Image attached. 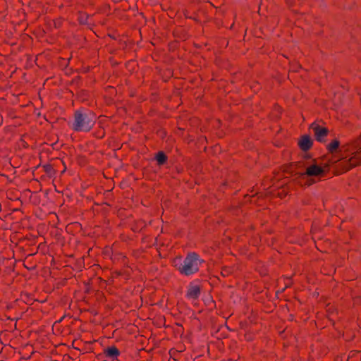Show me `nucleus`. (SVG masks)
<instances>
[{
	"label": "nucleus",
	"instance_id": "f257e3e1",
	"mask_svg": "<svg viewBox=\"0 0 361 361\" xmlns=\"http://www.w3.org/2000/svg\"><path fill=\"white\" fill-rule=\"evenodd\" d=\"M204 261L195 252L187 254L185 258L177 257L173 260V265L183 276H188L197 273Z\"/></svg>",
	"mask_w": 361,
	"mask_h": 361
},
{
	"label": "nucleus",
	"instance_id": "f03ea898",
	"mask_svg": "<svg viewBox=\"0 0 361 361\" xmlns=\"http://www.w3.org/2000/svg\"><path fill=\"white\" fill-rule=\"evenodd\" d=\"M97 121V116L92 111L79 109L74 113L72 129L76 132H89Z\"/></svg>",
	"mask_w": 361,
	"mask_h": 361
},
{
	"label": "nucleus",
	"instance_id": "7ed1b4c3",
	"mask_svg": "<svg viewBox=\"0 0 361 361\" xmlns=\"http://www.w3.org/2000/svg\"><path fill=\"white\" fill-rule=\"evenodd\" d=\"M361 164V148L350 150L349 154L341 159L339 166L343 167L345 171Z\"/></svg>",
	"mask_w": 361,
	"mask_h": 361
},
{
	"label": "nucleus",
	"instance_id": "20e7f679",
	"mask_svg": "<svg viewBox=\"0 0 361 361\" xmlns=\"http://www.w3.org/2000/svg\"><path fill=\"white\" fill-rule=\"evenodd\" d=\"M310 128L314 132L316 140L320 142H324L329 133L328 129L314 123L311 125Z\"/></svg>",
	"mask_w": 361,
	"mask_h": 361
},
{
	"label": "nucleus",
	"instance_id": "39448f33",
	"mask_svg": "<svg viewBox=\"0 0 361 361\" xmlns=\"http://www.w3.org/2000/svg\"><path fill=\"white\" fill-rule=\"evenodd\" d=\"M200 293V286L191 283L188 288L186 296L189 299L196 300L199 298Z\"/></svg>",
	"mask_w": 361,
	"mask_h": 361
},
{
	"label": "nucleus",
	"instance_id": "423d86ee",
	"mask_svg": "<svg viewBox=\"0 0 361 361\" xmlns=\"http://www.w3.org/2000/svg\"><path fill=\"white\" fill-rule=\"evenodd\" d=\"M324 172V170L322 167L317 164H312L308 166L306 169L305 173H302V175H307L308 176H319L322 175Z\"/></svg>",
	"mask_w": 361,
	"mask_h": 361
},
{
	"label": "nucleus",
	"instance_id": "0eeeda50",
	"mask_svg": "<svg viewBox=\"0 0 361 361\" xmlns=\"http://www.w3.org/2000/svg\"><path fill=\"white\" fill-rule=\"evenodd\" d=\"M104 355L106 357L111 359V361H114L118 360L120 351L115 345H112L104 350Z\"/></svg>",
	"mask_w": 361,
	"mask_h": 361
},
{
	"label": "nucleus",
	"instance_id": "6e6552de",
	"mask_svg": "<svg viewBox=\"0 0 361 361\" xmlns=\"http://www.w3.org/2000/svg\"><path fill=\"white\" fill-rule=\"evenodd\" d=\"M298 145L302 151L309 150L312 146V140L309 135H303L298 141Z\"/></svg>",
	"mask_w": 361,
	"mask_h": 361
},
{
	"label": "nucleus",
	"instance_id": "1a4fd4ad",
	"mask_svg": "<svg viewBox=\"0 0 361 361\" xmlns=\"http://www.w3.org/2000/svg\"><path fill=\"white\" fill-rule=\"evenodd\" d=\"M156 160L159 165H163L167 160L166 155L163 152H159L156 155Z\"/></svg>",
	"mask_w": 361,
	"mask_h": 361
},
{
	"label": "nucleus",
	"instance_id": "9d476101",
	"mask_svg": "<svg viewBox=\"0 0 361 361\" xmlns=\"http://www.w3.org/2000/svg\"><path fill=\"white\" fill-rule=\"evenodd\" d=\"M339 145H340L339 141L337 140H334L328 145L327 149L330 152H334L338 148Z\"/></svg>",
	"mask_w": 361,
	"mask_h": 361
},
{
	"label": "nucleus",
	"instance_id": "9b49d317",
	"mask_svg": "<svg viewBox=\"0 0 361 361\" xmlns=\"http://www.w3.org/2000/svg\"><path fill=\"white\" fill-rule=\"evenodd\" d=\"M356 149H361V135L353 142L352 146L349 147L347 150L350 152V150H354Z\"/></svg>",
	"mask_w": 361,
	"mask_h": 361
},
{
	"label": "nucleus",
	"instance_id": "f8f14e48",
	"mask_svg": "<svg viewBox=\"0 0 361 361\" xmlns=\"http://www.w3.org/2000/svg\"><path fill=\"white\" fill-rule=\"evenodd\" d=\"M231 271L228 268H224L221 271V274L223 276H227L230 274Z\"/></svg>",
	"mask_w": 361,
	"mask_h": 361
},
{
	"label": "nucleus",
	"instance_id": "ddd939ff",
	"mask_svg": "<svg viewBox=\"0 0 361 361\" xmlns=\"http://www.w3.org/2000/svg\"><path fill=\"white\" fill-rule=\"evenodd\" d=\"M286 2L288 5H291V0H286Z\"/></svg>",
	"mask_w": 361,
	"mask_h": 361
}]
</instances>
